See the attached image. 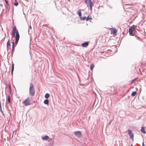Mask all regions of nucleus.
Listing matches in <instances>:
<instances>
[{"instance_id": "obj_1", "label": "nucleus", "mask_w": 146, "mask_h": 146, "mask_svg": "<svg viewBox=\"0 0 146 146\" xmlns=\"http://www.w3.org/2000/svg\"><path fill=\"white\" fill-rule=\"evenodd\" d=\"M12 35L13 37H15V42L17 45L19 40L20 35L19 32L17 29L16 27L15 26H14L13 28Z\"/></svg>"}, {"instance_id": "obj_2", "label": "nucleus", "mask_w": 146, "mask_h": 146, "mask_svg": "<svg viewBox=\"0 0 146 146\" xmlns=\"http://www.w3.org/2000/svg\"><path fill=\"white\" fill-rule=\"evenodd\" d=\"M29 92L30 95L32 96H33L35 94V88L33 84L32 83L30 84Z\"/></svg>"}, {"instance_id": "obj_3", "label": "nucleus", "mask_w": 146, "mask_h": 146, "mask_svg": "<svg viewBox=\"0 0 146 146\" xmlns=\"http://www.w3.org/2000/svg\"><path fill=\"white\" fill-rule=\"evenodd\" d=\"M85 2L88 7H90L91 10H92V7L94 6V3L91 0H85Z\"/></svg>"}, {"instance_id": "obj_4", "label": "nucleus", "mask_w": 146, "mask_h": 146, "mask_svg": "<svg viewBox=\"0 0 146 146\" xmlns=\"http://www.w3.org/2000/svg\"><path fill=\"white\" fill-rule=\"evenodd\" d=\"M23 103L26 106H29L31 104L30 100L29 98H28L25 100L23 102Z\"/></svg>"}, {"instance_id": "obj_5", "label": "nucleus", "mask_w": 146, "mask_h": 146, "mask_svg": "<svg viewBox=\"0 0 146 146\" xmlns=\"http://www.w3.org/2000/svg\"><path fill=\"white\" fill-rule=\"evenodd\" d=\"M130 137L132 139H133L134 134L131 131L130 129H128L127 131Z\"/></svg>"}, {"instance_id": "obj_6", "label": "nucleus", "mask_w": 146, "mask_h": 146, "mask_svg": "<svg viewBox=\"0 0 146 146\" xmlns=\"http://www.w3.org/2000/svg\"><path fill=\"white\" fill-rule=\"evenodd\" d=\"M135 30V28L133 26H132L129 29V34L132 36L134 35V33H133V31Z\"/></svg>"}, {"instance_id": "obj_7", "label": "nucleus", "mask_w": 146, "mask_h": 146, "mask_svg": "<svg viewBox=\"0 0 146 146\" xmlns=\"http://www.w3.org/2000/svg\"><path fill=\"white\" fill-rule=\"evenodd\" d=\"M74 133L76 136L78 138H80L82 137V134L80 131H75L74 132Z\"/></svg>"}, {"instance_id": "obj_8", "label": "nucleus", "mask_w": 146, "mask_h": 146, "mask_svg": "<svg viewBox=\"0 0 146 146\" xmlns=\"http://www.w3.org/2000/svg\"><path fill=\"white\" fill-rule=\"evenodd\" d=\"M110 31L111 34H113V35H116L117 31L115 28H111L110 29Z\"/></svg>"}, {"instance_id": "obj_9", "label": "nucleus", "mask_w": 146, "mask_h": 146, "mask_svg": "<svg viewBox=\"0 0 146 146\" xmlns=\"http://www.w3.org/2000/svg\"><path fill=\"white\" fill-rule=\"evenodd\" d=\"M89 45V43L87 42H86L84 43H83L82 44V46L84 47H86Z\"/></svg>"}, {"instance_id": "obj_10", "label": "nucleus", "mask_w": 146, "mask_h": 146, "mask_svg": "<svg viewBox=\"0 0 146 146\" xmlns=\"http://www.w3.org/2000/svg\"><path fill=\"white\" fill-rule=\"evenodd\" d=\"M48 138H49V137L48 136H44L42 138V139L43 140H46V139H48Z\"/></svg>"}, {"instance_id": "obj_11", "label": "nucleus", "mask_w": 146, "mask_h": 146, "mask_svg": "<svg viewBox=\"0 0 146 146\" xmlns=\"http://www.w3.org/2000/svg\"><path fill=\"white\" fill-rule=\"evenodd\" d=\"M7 46L8 48H10L11 47L10 44V41L9 40L7 42Z\"/></svg>"}, {"instance_id": "obj_12", "label": "nucleus", "mask_w": 146, "mask_h": 146, "mask_svg": "<svg viewBox=\"0 0 146 146\" xmlns=\"http://www.w3.org/2000/svg\"><path fill=\"white\" fill-rule=\"evenodd\" d=\"M137 94V92L136 91H134L131 94V96H135Z\"/></svg>"}, {"instance_id": "obj_13", "label": "nucleus", "mask_w": 146, "mask_h": 146, "mask_svg": "<svg viewBox=\"0 0 146 146\" xmlns=\"http://www.w3.org/2000/svg\"><path fill=\"white\" fill-rule=\"evenodd\" d=\"M44 102L46 104H48L49 103V101L48 99H46L44 100Z\"/></svg>"}, {"instance_id": "obj_14", "label": "nucleus", "mask_w": 146, "mask_h": 146, "mask_svg": "<svg viewBox=\"0 0 146 146\" xmlns=\"http://www.w3.org/2000/svg\"><path fill=\"white\" fill-rule=\"evenodd\" d=\"M94 67V64H92L90 65V68L92 70H93V69Z\"/></svg>"}, {"instance_id": "obj_15", "label": "nucleus", "mask_w": 146, "mask_h": 146, "mask_svg": "<svg viewBox=\"0 0 146 146\" xmlns=\"http://www.w3.org/2000/svg\"><path fill=\"white\" fill-rule=\"evenodd\" d=\"M14 64H13L12 65V70H11V74L13 75V73L14 70Z\"/></svg>"}, {"instance_id": "obj_16", "label": "nucleus", "mask_w": 146, "mask_h": 146, "mask_svg": "<svg viewBox=\"0 0 146 146\" xmlns=\"http://www.w3.org/2000/svg\"><path fill=\"white\" fill-rule=\"evenodd\" d=\"M50 96V95L48 93H46L45 95V97L46 98H48Z\"/></svg>"}, {"instance_id": "obj_17", "label": "nucleus", "mask_w": 146, "mask_h": 146, "mask_svg": "<svg viewBox=\"0 0 146 146\" xmlns=\"http://www.w3.org/2000/svg\"><path fill=\"white\" fill-rule=\"evenodd\" d=\"M5 1L7 5V8H8V7H9V4L8 1H7V0H5Z\"/></svg>"}, {"instance_id": "obj_18", "label": "nucleus", "mask_w": 146, "mask_h": 146, "mask_svg": "<svg viewBox=\"0 0 146 146\" xmlns=\"http://www.w3.org/2000/svg\"><path fill=\"white\" fill-rule=\"evenodd\" d=\"M141 131L143 133H145V131L144 128L142 127L141 129Z\"/></svg>"}, {"instance_id": "obj_19", "label": "nucleus", "mask_w": 146, "mask_h": 146, "mask_svg": "<svg viewBox=\"0 0 146 146\" xmlns=\"http://www.w3.org/2000/svg\"><path fill=\"white\" fill-rule=\"evenodd\" d=\"M78 12L79 16L80 17H81V15H82V13H81L80 10H79V11H78Z\"/></svg>"}, {"instance_id": "obj_20", "label": "nucleus", "mask_w": 146, "mask_h": 146, "mask_svg": "<svg viewBox=\"0 0 146 146\" xmlns=\"http://www.w3.org/2000/svg\"><path fill=\"white\" fill-rule=\"evenodd\" d=\"M92 19V18L91 17H90L89 16H88L86 19V21H88V20H91Z\"/></svg>"}, {"instance_id": "obj_21", "label": "nucleus", "mask_w": 146, "mask_h": 146, "mask_svg": "<svg viewBox=\"0 0 146 146\" xmlns=\"http://www.w3.org/2000/svg\"><path fill=\"white\" fill-rule=\"evenodd\" d=\"M8 102L9 103H11L10 98V97L9 96H8Z\"/></svg>"}, {"instance_id": "obj_22", "label": "nucleus", "mask_w": 146, "mask_h": 146, "mask_svg": "<svg viewBox=\"0 0 146 146\" xmlns=\"http://www.w3.org/2000/svg\"><path fill=\"white\" fill-rule=\"evenodd\" d=\"M18 3L17 1L15 2L14 3V4L15 6H17L18 5Z\"/></svg>"}, {"instance_id": "obj_23", "label": "nucleus", "mask_w": 146, "mask_h": 146, "mask_svg": "<svg viewBox=\"0 0 146 146\" xmlns=\"http://www.w3.org/2000/svg\"><path fill=\"white\" fill-rule=\"evenodd\" d=\"M136 79H133V80L131 82L130 84H131L133 82H134V81L136 80Z\"/></svg>"}, {"instance_id": "obj_24", "label": "nucleus", "mask_w": 146, "mask_h": 146, "mask_svg": "<svg viewBox=\"0 0 146 146\" xmlns=\"http://www.w3.org/2000/svg\"><path fill=\"white\" fill-rule=\"evenodd\" d=\"M86 18V17H83L82 18V20H85V19Z\"/></svg>"}, {"instance_id": "obj_25", "label": "nucleus", "mask_w": 146, "mask_h": 146, "mask_svg": "<svg viewBox=\"0 0 146 146\" xmlns=\"http://www.w3.org/2000/svg\"><path fill=\"white\" fill-rule=\"evenodd\" d=\"M0 111H1V113H3V112L2 111V109H0Z\"/></svg>"}, {"instance_id": "obj_26", "label": "nucleus", "mask_w": 146, "mask_h": 146, "mask_svg": "<svg viewBox=\"0 0 146 146\" xmlns=\"http://www.w3.org/2000/svg\"><path fill=\"white\" fill-rule=\"evenodd\" d=\"M12 44H13L12 46L13 47V46H14V42L13 41L12 42Z\"/></svg>"}, {"instance_id": "obj_27", "label": "nucleus", "mask_w": 146, "mask_h": 146, "mask_svg": "<svg viewBox=\"0 0 146 146\" xmlns=\"http://www.w3.org/2000/svg\"><path fill=\"white\" fill-rule=\"evenodd\" d=\"M13 49H14V46H13V47L12 46V51H13Z\"/></svg>"}, {"instance_id": "obj_28", "label": "nucleus", "mask_w": 146, "mask_h": 146, "mask_svg": "<svg viewBox=\"0 0 146 146\" xmlns=\"http://www.w3.org/2000/svg\"><path fill=\"white\" fill-rule=\"evenodd\" d=\"M9 8H10L9 5V7H8V8H7V9H9Z\"/></svg>"}, {"instance_id": "obj_29", "label": "nucleus", "mask_w": 146, "mask_h": 146, "mask_svg": "<svg viewBox=\"0 0 146 146\" xmlns=\"http://www.w3.org/2000/svg\"><path fill=\"white\" fill-rule=\"evenodd\" d=\"M2 109L1 107V105H0V109Z\"/></svg>"}, {"instance_id": "obj_30", "label": "nucleus", "mask_w": 146, "mask_h": 146, "mask_svg": "<svg viewBox=\"0 0 146 146\" xmlns=\"http://www.w3.org/2000/svg\"><path fill=\"white\" fill-rule=\"evenodd\" d=\"M30 29H31V26H30Z\"/></svg>"}, {"instance_id": "obj_31", "label": "nucleus", "mask_w": 146, "mask_h": 146, "mask_svg": "<svg viewBox=\"0 0 146 146\" xmlns=\"http://www.w3.org/2000/svg\"><path fill=\"white\" fill-rule=\"evenodd\" d=\"M0 105H1V102H0Z\"/></svg>"}, {"instance_id": "obj_32", "label": "nucleus", "mask_w": 146, "mask_h": 146, "mask_svg": "<svg viewBox=\"0 0 146 146\" xmlns=\"http://www.w3.org/2000/svg\"><path fill=\"white\" fill-rule=\"evenodd\" d=\"M15 0V2H17V0Z\"/></svg>"}, {"instance_id": "obj_33", "label": "nucleus", "mask_w": 146, "mask_h": 146, "mask_svg": "<svg viewBox=\"0 0 146 146\" xmlns=\"http://www.w3.org/2000/svg\"><path fill=\"white\" fill-rule=\"evenodd\" d=\"M68 1H70V0H68Z\"/></svg>"}, {"instance_id": "obj_34", "label": "nucleus", "mask_w": 146, "mask_h": 146, "mask_svg": "<svg viewBox=\"0 0 146 146\" xmlns=\"http://www.w3.org/2000/svg\"><path fill=\"white\" fill-rule=\"evenodd\" d=\"M131 146H133L132 145H131Z\"/></svg>"}]
</instances>
